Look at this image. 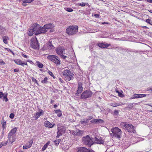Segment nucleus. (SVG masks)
Wrapping results in <instances>:
<instances>
[{"label":"nucleus","mask_w":152,"mask_h":152,"mask_svg":"<svg viewBox=\"0 0 152 152\" xmlns=\"http://www.w3.org/2000/svg\"><path fill=\"white\" fill-rule=\"evenodd\" d=\"M47 31V30L40 26L39 25L36 23H34L30 27L28 35L32 36L34 34L35 35L44 34Z\"/></svg>","instance_id":"1"},{"label":"nucleus","mask_w":152,"mask_h":152,"mask_svg":"<svg viewBox=\"0 0 152 152\" xmlns=\"http://www.w3.org/2000/svg\"><path fill=\"white\" fill-rule=\"evenodd\" d=\"M78 27L77 26H70L66 30V33L69 35H73L78 31Z\"/></svg>","instance_id":"2"},{"label":"nucleus","mask_w":152,"mask_h":152,"mask_svg":"<svg viewBox=\"0 0 152 152\" xmlns=\"http://www.w3.org/2000/svg\"><path fill=\"white\" fill-rule=\"evenodd\" d=\"M47 58L49 60L53 62L56 66L61 64V60L59 57L55 55H49L47 56Z\"/></svg>","instance_id":"3"},{"label":"nucleus","mask_w":152,"mask_h":152,"mask_svg":"<svg viewBox=\"0 0 152 152\" xmlns=\"http://www.w3.org/2000/svg\"><path fill=\"white\" fill-rule=\"evenodd\" d=\"M93 138L90 137L89 135H87L83 137L82 141L84 144L90 147L93 144Z\"/></svg>","instance_id":"4"},{"label":"nucleus","mask_w":152,"mask_h":152,"mask_svg":"<svg viewBox=\"0 0 152 152\" xmlns=\"http://www.w3.org/2000/svg\"><path fill=\"white\" fill-rule=\"evenodd\" d=\"M62 73L66 79L68 81H70L74 78L73 77V74L69 70H64L63 71Z\"/></svg>","instance_id":"5"},{"label":"nucleus","mask_w":152,"mask_h":152,"mask_svg":"<svg viewBox=\"0 0 152 152\" xmlns=\"http://www.w3.org/2000/svg\"><path fill=\"white\" fill-rule=\"evenodd\" d=\"M111 131L113 134V136L117 138H120L121 137L122 132L121 130L118 127L112 128Z\"/></svg>","instance_id":"6"},{"label":"nucleus","mask_w":152,"mask_h":152,"mask_svg":"<svg viewBox=\"0 0 152 152\" xmlns=\"http://www.w3.org/2000/svg\"><path fill=\"white\" fill-rule=\"evenodd\" d=\"M92 95V92L90 90H86L82 94L80 98L82 99H86L87 98L91 97Z\"/></svg>","instance_id":"7"},{"label":"nucleus","mask_w":152,"mask_h":152,"mask_svg":"<svg viewBox=\"0 0 152 152\" xmlns=\"http://www.w3.org/2000/svg\"><path fill=\"white\" fill-rule=\"evenodd\" d=\"M30 46L31 47L35 49H38L39 48V45L37 38L33 39H31Z\"/></svg>","instance_id":"8"},{"label":"nucleus","mask_w":152,"mask_h":152,"mask_svg":"<svg viewBox=\"0 0 152 152\" xmlns=\"http://www.w3.org/2000/svg\"><path fill=\"white\" fill-rule=\"evenodd\" d=\"M65 50V48L64 47L61 46L58 47L56 49V53L59 56L62 55V54H65L64 53Z\"/></svg>","instance_id":"9"},{"label":"nucleus","mask_w":152,"mask_h":152,"mask_svg":"<svg viewBox=\"0 0 152 152\" xmlns=\"http://www.w3.org/2000/svg\"><path fill=\"white\" fill-rule=\"evenodd\" d=\"M93 142H94L95 143L98 144H103L104 143V140L100 137H95L93 138Z\"/></svg>","instance_id":"10"},{"label":"nucleus","mask_w":152,"mask_h":152,"mask_svg":"<svg viewBox=\"0 0 152 152\" xmlns=\"http://www.w3.org/2000/svg\"><path fill=\"white\" fill-rule=\"evenodd\" d=\"M77 152H95L92 150H90L84 147H79L78 148Z\"/></svg>","instance_id":"11"},{"label":"nucleus","mask_w":152,"mask_h":152,"mask_svg":"<svg viewBox=\"0 0 152 152\" xmlns=\"http://www.w3.org/2000/svg\"><path fill=\"white\" fill-rule=\"evenodd\" d=\"M44 113V111L42 110L39 109L38 112L36 113V114L34 115V118H35V120H37L40 116L43 115Z\"/></svg>","instance_id":"12"},{"label":"nucleus","mask_w":152,"mask_h":152,"mask_svg":"<svg viewBox=\"0 0 152 152\" xmlns=\"http://www.w3.org/2000/svg\"><path fill=\"white\" fill-rule=\"evenodd\" d=\"M58 129L57 135L56 136V138H58L60 136L62 135V133L64 132V128L62 127L58 128Z\"/></svg>","instance_id":"13"},{"label":"nucleus","mask_w":152,"mask_h":152,"mask_svg":"<svg viewBox=\"0 0 152 152\" xmlns=\"http://www.w3.org/2000/svg\"><path fill=\"white\" fill-rule=\"evenodd\" d=\"M97 45L99 47L102 48H107L111 45L110 44H108L105 42L98 43Z\"/></svg>","instance_id":"14"},{"label":"nucleus","mask_w":152,"mask_h":152,"mask_svg":"<svg viewBox=\"0 0 152 152\" xmlns=\"http://www.w3.org/2000/svg\"><path fill=\"white\" fill-rule=\"evenodd\" d=\"M15 63L18 65H21L22 66H24V65H27V64L26 62L23 63L22 61L19 59H15L14 60Z\"/></svg>","instance_id":"15"},{"label":"nucleus","mask_w":152,"mask_h":152,"mask_svg":"<svg viewBox=\"0 0 152 152\" xmlns=\"http://www.w3.org/2000/svg\"><path fill=\"white\" fill-rule=\"evenodd\" d=\"M8 138L9 141V142L12 144L13 142L15 141L16 138L14 135H8Z\"/></svg>","instance_id":"16"},{"label":"nucleus","mask_w":152,"mask_h":152,"mask_svg":"<svg viewBox=\"0 0 152 152\" xmlns=\"http://www.w3.org/2000/svg\"><path fill=\"white\" fill-rule=\"evenodd\" d=\"M83 90V87H82V84L81 83H79L78 89L77 91L76 95L78 96V94H80Z\"/></svg>","instance_id":"17"},{"label":"nucleus","mask_w":152,"mask_h":152,"mask_svg":"<svg viewBox=\"0 0 152 152\" xmlns=\"http://www.w3.org/2000/svg\"><path fill=\"white\" fill-rule=\"evenodd\" d=\"M6 29L3 26L0 25V35H3L5 34L6 32Z\"/></svg>","instance_id":"18"},{"label":"nucleus","mask_w":152,"mask_h":152,"mask_svg":"<svg viewBox=\"0 0 152 152\" xmlns=\"http://www.w3.org/2000/svg\"><path fill=\"white\" fill-rule=\"evenodd\" d=\"M124 104L122 102L117 103L115 102L110 103V105L115 107H117L119 106L122 105Z\"/></svg>","instance_id":"19"},{"label":"nucleus","mask_w":152,"mask_h":152,"mask_svg":"<svg viewBox=\"0 0 152 152\" xmlns=\"http://www.w3.org/2000/svg\"><path fill=\"white\" fill-rule=\"evenodd\" d=\"M89 119L85 118L83 120H81L80 121L81 124L83 125L86 126L88 125V121Z\"/></svg>","instance_id":"20"},{"label":"nucleus","mask_w":152,"mask_h":152,"mask_svg":"<svg viewBox=\"0 0 152 152\" xmlns=\"http://www.w3.org/2000/svg\"><path fill=\"white\" fill-rule=\"evenodd\" d=\"M53 27L52 23H50L48 24L45 25L44 26L42 27V28H44L45 29H50Z\"/></svg>","instance_id":"21"},{"label":"nucleus","mask_w":152,"mask_h":152,"mask_svg":"<svg viewBox=\"0 0 152 152\" xmlns=\"http://www.w3.org/2000/svg\"><path fill=\"white\" fill-rule=\"evenodd\" d=\"M44 125L46 127L50 128H51L53 126V125L51 124L49 121H47L44 122Z\"/></svg>","instance_id":"22"},{"label":"nucleus","mask_w":152,"mask_h":152,"mask_svg":"<svg viewBox=\"0 0 152 152\" xmlns=\"http://www.w3.org/2000/svg\"><path fill=\"white\" fill-rule=\"evenodd\" d=\"M17 130V128L16 127H15L13 129H12L11 131L9 132L8 134L14 135L15 133Z\"/></svg>","instance_id":"23"},{"label":"nucleus","mask_w":152,"mask_h":152,"mask_svg":"<svg viewBox=\"0 0 152 152\" xmlns=\"http://www.w3.org/2000/svg\"><path fill=\"white\" fill-rule=\"evenodd\" d=\"M2 38L5 44H7L8 43L7 40L10 39L9 37L6 36H3L2 37Z\"/></svg>","instance_id":"24"},{"label":"nucleus","mask_w":152,"mask_h":152,"mask_svg":"<svg viewBox=\"0 0 152 152\" xmlns=\"http://www.w3.org/2000/svg\"><path fill=\"white\" fill-rule=\"evenodd\" d=\"M83 131L82 130H78V131H77L75 132L74 133V134L78 136H81L83 133Z\"/></svg>","instance_id":"25"},{"label":"nucleus","mask_w":152,"mask_h":152,"mask_svg":"<svg viewBox=\"0 0 152 152\" xmlns=\"http://www.w3.org/2000/svg\"><path fill=\"white\" fill-rule=\"evenodd\" d=\"M34 0H24L23 1V5L24 6H26V3H29L32 2Z\"/></svg>","instance_id":"26"},{"label":"nucleus","mask_w":152,"mask_h":152,"mask_svg":"<svg viewBox=\"0 0 152 152\" xmlns=\"http://www.w3.org/2000/svg\"><path fill=\"white\" fill-rule=\"evenodd\" d=\"M55 112L58 117H61L62 115L61 111L60 109L55 110Z\"/></svg>","instance_id":"27"},{"label":"nucleus","mask_w":152,"mask_h":152,"mask_svg":"<svg viewBox=\"0 0 152 152\" xmlns=\"http://www.w3.org/2000/svg\"><path fill=\"white\" fill-rule=\"evenodd\" d=\"M48 48L49 49H51L54 48V46L53 45L51 42H49L47 44Z\"/></svg>","instance_id":"28"},{"label":"nucleus","mask_w":152,"mask_h":152,"mask_svg":"<svg viewBox=\"0 0 152 152\" xmlns=\"http://www.w3.org/2000/svg\"><path fill=\"white\" fill-rule=\"evenodd\" d=\"M50 143V141H48L46 144L44 145V146L42 148V151H45L47 148L48 146L49 145Z\"/></svg>","instance_id":"29"},{"label":"nucleus","mask_w":152,"mask_h":152,"mask_svg":"<svg viewBox=\"0 0 152 152\" xmlns=\"http://www.w3.org/2000/svg\"><path fill=\"white\" fill-rule=\"evenodd\" d=\"M130 124H126V125L125 126V129H126V130H127L128 132L129 133H131V130L130 129Z\"/></svg>","instance_id":"30"},{"label":"nucleus","mask_w":152,"mask_h":152,"mask_svg":"<svg viewBox=\"0 0 152 152\" xmlns=\"http://www.w3.org/2000/svg\"><path fill=\"white\" fill-rule=\"evenodd\" d=\"M36 64L39 68H42L43 67V65L38 61L36 62Z\"/></svg>","instance_id":"31"},{"label":"nucleus","mask_w":152,"mask_h":152,"mask_svg":"<svg viewBox=\"0 0 152 152\" xmlns=\"http://www.w3.org/2000/svg\"><path fill=\"white\" fill-rule=\"evenodd\" d=\"M61 139H57L55 140L54 142V145L56 146H58L59 144V143L60 142Z\"/></svg>","instance_id":"32"},{"label":"nucleus","mask_w":152,"mask_h":152,"mask_svg":"<svg viewBox=\"0 0 152 152\" xmlns=\"http://www.w3.org/2000/svg\"><path fill=\"white\" fill-rule=\"evenodd\" d=\"M48 78L47 77H45L41 81V82L44 84H46L47 83Z\"/></svg>","instance_id":"33"},{"label":"nucleus","mask_w":152,"mask_h":152,"mask_svg":"<svg viewBox=\"0 0 152 152\" xmlns=\"http://www.w3.org/2000/svg\"><path fill=\"white\" fill-rule=\"evenodd\" d=\"M145 22L148 23L152 26V21L149 19H146L145 20Z\"/></svg>","instance_id":"34"},{"label":"nucleus","mask_w":152,"mask_h":152,"mask_svg":"<svg viewBox=\"0 0 152 152\" xmlns=\"http://www.w3.org/2000/svg\"><path fill=\"white\" fill-rule=\"evenodd\" d=\"M33 139H31V140H30L28 142L27 145H28L30 147L31 146L33 143Z\"/></svg>","instance_id":"35"},{"label":"nucleus","mask_w":152,"mask_h":152,"mask_svg":"<svg viewBox=\"0 0 152 152\" xmlns=\"http://www.w3.org/2000/svg\"><path fill=\"white\" fill-rule=\"evenodd\" d=\"M65 9L67 11L70 12H72L73 11V10L72 9L68 7L65 8Z\"/></svg>","instance_id":"36"},{"label":"nucleus","mask_w":152,"mask_h":152,"mask_svg":"<svg viewBox=\"0 0 152 152\" xmlns=\"http://www.w3.org/2000/svg\"><path fill=\"white\" fill-rule=\"evenodd\" d=\"M119 114V112L118 110H114L113 115H114L118 116Z\"/></svg>","instance_id":"37"},{"label":"nucleus","mask_w":152,"mask_h":152,"mask_svg":"<svg viewBox=\"0 0 152 152\" xmlns=\"http://www.w3.org/2000/svg\"><path fill=\"white\" fill-rule=\"evenodd\" d=\"M2 128H3V129L4 130V128H5V126L6 125V122L5 121H2Z\"/></svg>","instance_id":"38"},{"label":"nucleus","mask_w":152,"mask_h":152,"mask_svg":"<svg viewBox=\"0 0 152 152\" xmlns=\"http://www.w3.org/2000/svg\"><path fill=\"white\" fill-rule=\"evenodd\" d=\"M1 143H2L3 146H6L8 143V141L7 140L6 141H2Z\"/></svg>","instance_id":"39"},{"label":"nucleus","mask_w":152,"mask_h":152,"mask_svg":"<svg viewBox=\"0 0 152 152\" xmlns=\"http://www.w3.org/2000/svg\"><path fill=\"white\" fill-rule=\"evenodd\" d=\"M33 82H35L37 84V85H38V83H37V80L34 77H32L31 78Z\"/></svg>","instance_id":"40"},{"label":"nucleus","mask_w":152,"mask_h":152,"mask_svg":"<svg viewBox=\"0 0 152 152\" xmlns=\"http://www.w3.org/2000/svg\"><path fill=\"white\" fill-rule=\"evenodd\" d=\"M78 5L81 7H84L86 5V3L84 2H82L78 4Z\"/></svg>","instance_id":"41"},{"label":"nucleus","mask_w":152,"mask_h":152,"mask_svg":"<svg viewBox=\"0 0 152 152\" xmlns=\"http://www.w3.org/2000/svg\"><path fill=\"white\" fill-rule=\"evenodd\" d=\"M4 99L5 100V102H7L8 100L7 98V94H5V95L4 96H3Z\"/></svg>","instance_id":"42"},{"label":"nucleus","mask_w":152,"mask_h":152,"mask_svg":"<svg viewBox=\"0 0 152 152\" xmlns=\"http://www.w3.org/2000/svg\"><path fill=\"white\" fill-rule=\"evenodd\" d=\"M30 147L28 145H24L23 146V148L24 149H26L28 148H29Z\"/></svg>","instance_id":"43"},{"label":"nucleus","mask_w":152,"mask_h":152,"mask_svg":"<svg viewBox=\"0 0 152 152\" xmlns=\"http://www.w3.org/2000/svg\"><path fill=\"white\" fill-rule=\"evenodd\" d=\"M139 98H141L145 97L146 96V95L145 94H139Z\"/></svg>","instance_id":"44"},{"label":"nucleus","mask_w":152,"mask_h":152,"mask_svg":"<svg viewBox=\"0 0 152 152\" xmlns=\"http://www.w3.org/2000/svg\"><path fill=\"white\" fill-rule=\"evenodd\" d=\"M48 73L51 76L54 78V75L53 73L51 71H48Z\"/></svg>","instance_id":"45"},{"label":"nucleus","mask_w":152,"mask_h":152,"mask_svg":"<svg viewBox=\"0 0 152 152\" xmlns=\"http://www.w3.org/2000/svg\"><path fill=\"white\" fill-rule=\"evenodd\" d=\"M14 114L13 113H11L10 114V117L11 119H13L14 118Z\"/></svg>","instance_id":"46"},{"label":"nucleus","mask_w":152,"mask_h":152,"mask_svg":"<svg viewBox=\"0 0 152 152\" xmlns=\"http://www.w3.org/2000/svg\"><path fill=\"white\" fill-rule=\"evenodd\" d=\"M136 99V96H135V94H134L132 96H131L130 97V99Z\"/></svg>","instance_id":"47"},{"label":"nucleus","mask_w":152,"mask_h":152,"mask_svg":"<svg viewBox=\"0 0 152 152\" xmlns=\"http://www.w3.org/2000/svg\"><path fill=\"white\" fill-rule=\"evenodd\" d=\"M133 106V104H129L128 107L129 108H132Z\"/></svg>","instance_id":"48"},{"label":"nucleus","mask_w":152,"mask_h":152,"mask_svg":"<svg viewBox=\"0 0 152 152\" xmlns=\"http://www.w3.org/2000/svg\"><path fill=\"white\" fill-rule=\"evenodd\" d=\"M130 129H131H131H132V130H134V127L132 125L130 124Z\"/></svg>","instance_id":"49"},{"label":"nucleus","mask_w":152,"mask_h":152,"mask_svg":"<svg viewBox=\"0 0 152 152\" xmlns=\"http://www.w3.org/2000/svg\"><path fill=\"white\" fill-rule=\"evenodd\" d=\"M96 119H94L91 121V123H94L96 124Z\"/></svg>","instance_id":"50"},{"label":"nucleus","mask_w":152,"mask_h":152,"mask_svg":"<svg viewBox=\"0 0 152 152\" xmlns=\"http://www.w3.org/2000/svg\"><path fill=\"white\" fill-rule=\"evenodd\" d=\"M4 94L2 92H0V98H2L4 96Z\"/></svg>","instance_id":"51"},{"label":"nucleus","mask_w":152,"mask_h":152,"mask_svg":"<svg viewBox=\"0 0 152 152\" xmlns=\"http://www.w3.org/2000/svg\"><path fill=\"white\" fill-rule=\"evenodd\" d=\"M60 56H61V58L64 59H65L67 57L66 56L63 55V54H62V55H60Z\"/></svg>","instance_id":"52"},{"label":"nucleus","mask_w":152,"mask_h":152,"mask_svg":"<svg viewBox=\"0 0 152 152\" xmlns=\"http://www.w3.org/2000/svg\"><path fill=\"white\" fill-rule=\"evenodd\" d=\"M104 122L103 120L101 119H99V121L98 123H103Z\"/></svg>","instance_id":"53"},{"label":"nucleus","mask_w":152,"mask_h":152,"mask_svg":"<svg viewBox=\"0 0 152 152\" xmlns=\"http://www.w3.org/2000/svg\"><path fill=\"white\" fill-rule=\"evenodd\" d=\"M126 124L125 122H121V126H125Z\"/></svg>","instance_id":"54"},{"label":"nucleus","mask_w":152,"mask_h":152,"mask_svg":"<svg viewBox=\"0 0 152 152\" xmlns=\"http://www.w3.org/2000/svg\"><path fill=\"white\" fill-rule=\"evenodd\" d=\"M135 96H136V98H139V94H135Z\"/></svg>","instance_id":"55"},{"label":"nucleus","mask_w":152,"mask_h":152,"mask_svg":"<svg viewBox=\"0 0 152 152\" xmlns=\"http://www.w3.org/2000/svg\"><path fill=\"white\" fill-rule=\"evenodd\" d=\"M147 90L149 91H152V86L149 87L148 88V89Z\"/></svg>","instance_id":"56"},{"label":"nucleus","mask_w":152,"mask_h":152,"mask_svg":"<svg viewBox=\"0 0 152 152\" xmlns=\"http://www.w3.org/2000/svg\"><path fill=\"white\" fill-rule=\"evenodd\" d=\"M94 16L96 18H99V14H96L94 15Z\"/></svg>","instance_id":"57"},{"label":"nucleus","mask_w":152,"mask_h":152,"mask_svg":"<svg viewBox=\"0 0 152 152\" xmlns=\"http://www.w3.org/2000/svg\"><path fill=\"white\" fill-rule=\"evenodd\" d=\"M5 49L7 51H9L10 52L12 50H11L10 49H9V48H5Z\"/></svg>","instance_id":"58"},{"label":"nucleus","mask_w":152,"mask_h":152,"mask_svg":"<svg viewBox=\"0 0 152 152\" xmlns=\"http://www.w3.org/2000/svg\"><path fill=\"white\" fill-rule=\"evenodd\" d=\"M19 69H14V71L15 72H19Z\"/></svg>","instance_id":"59"},{"label":"nucleus","mask_w":152,"mask_h":152,"mask_svg":"<svg viewBox=\"0 0 152 152\" xmlns=\"http://www.w3.org/2000/svg\"><path fill=\"white\" fill-rule=\"evenodd\" d=\"M117 48L118 50H121L122 49V48L121 47H116L115 49Z\"/></svg>","instance_id":"60"},{"label":"nucleus","mask_w":152,"mask_h":152,"mask_svg":"<svg viewBox=\"0 0 152 152\" xmlns=\"http://www.w3.org/2000/svg\"><path fill=\"white\" fill-rule=\"evenodd\" d=\"M22 56H23V57H24V58H27V57H27V56H26V55H25V54H22Z\"/></svg>","instance_id":"61"},{"label":"nucleus","mask_w":152,"mask_h":152,"mask_svg":"<svg viewBox=\"0 0 152 152\" xmlns=\"http://www.w3.org/2000/svg\"><path fill=\"white\" fill-rule=\"evenodd\" d=\"M59 80L61 83H63L64 82L63 80L61 78H60L59 79Z\"/></svg>","instance_id":"62"},{"label":"nucleus","mask_w":152,"mask_h":152,"mask_svg":"<svg viewBox=\"0 0 152 152\" xmlns=\"http://www.w3.org/2000/svg\"><path fill=\"white\" fill-rule=\"evenodd\" d=\"M102 24H108V23L107 22H102Z\"/></svg>","instance_id":"63"},{"label":"nucleus","mask_w":152,"mask_h":152,"mask_svg":"<svg viewBox=\"0 0 152 152\" xmlns=\"http://www.w3.org/2000/svg\"><path fill=\"white\" fill-rule=\"evenodd\" d=\"M116 92L118 93V95L119 96H120V94H121L118 90H116Z\"/></svg>","instance_id":"64"}]
</instances>
